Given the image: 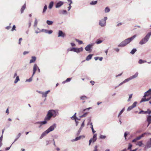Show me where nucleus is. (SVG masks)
I'll list each match as a JSON object with an SVG mask.
<instances>
[{
	"label": "nucleus",
	"mask_w": 151,
	"mask_h": 151,
	"mask_svg": "<svg viewBox=\"0 0 151 151\" xmlns=\"http://www.w3.org/2000/svg\"><path fill=\"white\" fill-rule=\"evenodd\" d=\"M58 114V111L52 109L48 111L46 116L45 117L44 121H43L37 122L35 123L39 128H42V126L43 125L46 124L47 121H49L52 117H55Z\"/></svg>",
	"instance_id": "f257e3e1"
},
{
	"label": "nucleus",
	"mask_w": 151,
	"mask_h": 151,
	"mask_svg": "<svg viewBox=\"0 0 151 151\" xmlns=\"http://www.w3.org/2000/svg\"><path fill=\"white\" fill-rule=\"evenodd\" d=\"M136 35H134L133 36L128 38L122 42L118 45L119 47H124L129 43L132 41L133 40L137 37Z\"/></svg>",
	"instance_id": "f03ea898"
},
{
	"label": "nucleus",
	"mask_w": 151,
	"mask_h": 151,
	"mask_svg": "<svg viewBox=\"0 0 151 151\" xmlns=\"http://www.w3.org/2000/svg\"><path fill=\"white\" fill-rule=\"evenodd\" d=\"M151 36V32H148L145 37L142 38L139 42L140 45H142L147 42Z\"/></svg>",
	"instance_id": "7ed1b4c3"
},
{
	"label": "nucleus",
	"mask_w": 151,
	"mask_h": 151,
	"mask_svg": "<svg viewBox=\"0 0 151 151\" xmlns=\"http://www.w3.org/2000/svg\"><path fill=\"white\" fill-rule=\"evenodd\" d=\"M83 50V48L82 47H81L79 48L73 47L70 48H68L67 50L68 51H73L77 53H79L81 52H82Z\"/></svg>",
	"instance_id": "20e7f679"
},
{
	"label": "nucleus",
	"mask_w": 151,
	"mask_h": 151,
	"mask_svg": "<svg viewBox=\"0 0 151 151\" xmlns=\"http://www.w3.org/2000/svg\"><path fill=\"white\" fill-rule=\"evenodd\" d=\"M107 19V17H104L99 21V25L101 27H104L106 25V21Z\"/></svg>",
	"instance_id": "39448f33"
},
{
	"label": "nucleus",
	"mask_w": 151,
	"mask_h": 151,
	"mask_svg": "<svg viewBox=\"0 0 151 151\" xmlns=\"http://www.w3.org/2000/svg\"><path fill=\"white\" fill-rule=\"evenodd\" d=\"M97 135L96 134H94L92 138L91 139L89 140V145H90L91 143L92 142H96L97 139Z\"/></svg>",
	"instance_id": "423d86ee"
},
{
	"label": "nucleus",
	"mask_w": 151,
	"mask_h": 151,
	"mask_svg": "<svg viewBox=\"0 0 151 151\" xmlns=\"http://www.w3.org/2000/svg\"><path fill=\"white\" fill-rule=\"evenodd\" d=\"M56 127V124L54 123L50 126L46 130L49 133L50 132L53 131Z\"/></svg>",
	"instance_id": "0eeeda50"
},
{
	"label": "nucleus",
	"mask_w": 151,
	"mask_h": 151,
	"mask_svg": "<svg viewBox=\"0 0 151 151\" xmlns=\"http://www.w3.org/2000/svg\"><path fill=\"white\" fill-rule=\"evenodd\" d=\"M137 104V101H135L134 102L132 105L131 106H129L127 109V111H129L132 110V109L135 107L136 106Z\"/></svg>",
	"instance_id": "6e6552de"
},
{
	"label": "nucleus",
	"mask_w": 151,
	"mask_h": 151,
	"mask_svg": "<svg viewBox=\"0 0 151 151\" xmlns=\"http://www.w3.org/2000/svg\"><path fill=\"white\" fill-rule=\"evenodd\" d=\"M94 44V43H91V44H89L87 45L85 48V49L87 51H90L91 48L92 47L93 45Z\"/></svg>",
	"instance_id": "1a4fd4ad"
},
{
	"label": "nucleus",
	"mask_w": 151,
	"mask_h": 151,
	"mask_svg": "<svg viewBox=\"0 0 151 151\" xmlns=\"http://www.w3.org/2000/svg\"><path fill=\"white\" fill-rule=\"evenodd\" d=\"M38 68V66L36 64H35L33 66V74L32 75V76H33L35 74L37 70V69Z\"/></svg>",
	"instance_id": "9d476101"
},
{
	"label": "nucleus",
	"mask_w": 151,
	"mask_h": 151,
	"mask_svg": "<svg viewBox=\"0 0 151 151\" xmlns=\"http://www.w3.org/2000/svg\"><path fill=\"white\" fill-rule=\"evenodd\" d=\"M151 94V88L148 91L146 92L144 95L143 97H146V96H149Z\"/></svg>",
	"instance_id": "9b49d317"
},
{
	"label": "nucleus",
	"mask_w": 151,
	"mask_h": 151,
	"mask_svg": "<svg viewBox=\"0 0 151 151\" xmlns=\"http://www.w3.org/2000/svg\"><path fill=\"white\" fill-rule=\"evenodd\" d=\"M147 121L148 122L147 127L151 123V115H147L146 116Z\"/></svg>",
	"instance_id": "f8f14e48"
},
{
	"label": "nucleus",
	"mask_w": 151,
	"mask_h": 151,
	"mask_svg": "<svg viewBox=\"0 0 151 151\" xmlns=\"http://www.w3.org/2000/svg\"><path fill=\"white\" fill-rule=\"evenodd\" d=\"M65 35V33H63L61 30H59L58 31V37H64Z\"/></svg>",
	"instance_id": "ddd939ff"
},
{
	"label": "nucleus",
	"mask_w": 151,
	"mask_h": 151,
	"mask_svg": "<svg viewBox=\"0 0 151 151\" xmlns=\"http://www.w3.org/2000/svg\"><path fill=\"white\" fill-rule=\"evenodd\" d=\"M64 4V2L62 1H60L58 2L55 6V7L56 8H58L60 7L61 6H62Z\"/></svg>",
	"instance_id": "4468645a"
},
{
	"label": "nucleus",
	"mask_w": 151,
	"mask_h": 151,
	"mask_svg": "<svg viewBox=\"0 0 151 151\" xmlns=\"http://www.w3.org/2000/svg\"><path fill=\"white\" fill-rule=\"evenodd\" d=\"M151 99V97H150L149 98L146 99V97H143L140 101V103H141L143 102H145L148 101Z\"/></svg>",
	"instance_id": "2eb2a0df"
},
{
	"label": "nucleus",
	"mask_w": 151,
	"mask_h": 151,
	"mask_svg": "<svg viewBox=\"0 0 151 151\" xmlns=\"http://www.w3.org/2000/svg\"><path fill=\"white\" fill-rule=\"evenodd\" d=\"M49 133L47 132V131L46 130L45 131L43 132L41 134V136L40 137V139H42L47 134H48Z\"/></svg>",
	"instance_id": "dca6fc26"
},
{
	"label": "nucleus",
	"mask_w": 151,
	"mask_h": 151,
	"mask_svg": "<svg viewBox=\"0 0 151 151\" xmlns=\"http://www.w3.org/2000/svg\"><path fill=\"white\" fill-rule=\"evenodd\" d=\"M151 147V138L147 142L146 144V147L147 148H150Z\"/></svg>",
	"instance_id": "f3484780"
},
{
	"label": "nucleus",
	"mask_w": 151,
	"mask_h": 151,
	"mask_svg": "<svg viewBox=\"0 0 151 151\" xmlns=\"http://www.w3.org/2000/svg\"><path fill=\"white\" fill-rule=\"evenodd\" d=\"M32 59L30 60L29 63H34L36 60V58L35 56H32L31 57Z\"/></svg>",
	"instance_id": "a211bd4d"
},
{
	"label": "nucleus",
	"mask_w": 151,
	"mask_h": 151,
	"mask_svg": "<svg viewBox=\"0 0 151 151\" xmlns=\"http://www.w3.org/2000/svg\"><path fill=\"white\" fill-rule=\"evenodd\" d=\"M50 90H48L47 91H46L45 93L43 92L42 93V97H45V98L47 96V94L50 92Z\"/></svg>",
	"instance_id": "6ab92c4d"
},
{
	"label": "nucleus",
	"mask_w": 151,
	"mask_h": 151,
	"mask_svg": "<svg viewBox=\"0 0 151 151\" xmlns=\"http://www.w3.org/2000/svg\"><path fill=\"white\" fill-rule=\"evenodd\" d=\"M138 74L139 73L138 72H136L134 75L130 76V78H131V80L137 77L138 76Z\"/></svg>",
	"instance_id": "aec40b11"
},
{
	"label": "nucleus",
	"mask_w": 151,
	"mask_h": 151,
	"mask_svg": "<svg viewBox=\"0 0 151 151\" xmlns=\"http://www.w3.org/2000/svg\"><path fill=\"white\" fill-rule=\"evenodd\" d=\"M143 144L142 141L138 142L135 144L136 145L138 146L139 147H141Z\"/></svg>",
	"instance_id": "412c9836"
},
{
	"label": "nucleus",
	"mask_w": 151,
	"mask_h": 151,
	"mask_svg": "<svg viewBox=\"0 0 151 151\" xmlns=\"http://www.w3.org/2000/svg\"><path fill=\"white\" fill-rule=\"evenodd\" d=\"M80 99L83 100L88 99V98L85 95H83L80 97Z\"/></svg>",
	"instance_id": "4be33fe9"
},
{
	"label": "nucleus",
	"mask_w": 151,
	"mask_h": 151,
	"mask_svg": "<svg viewBox=\"0 0 151 151\" xmlns=\"http://www.w3.org/2000/svg\"><path fill=\"white\" fill-rule=\"evenodd\" d=\"M26 4L25 3L22 6V7L21 8V13H22L23 12L24 10L26 8Z\"/></svg>",
	"instance_id": "5701e85b"
},
{
	"label": "nucleus",
	"mask_w": 151,
	"mask_h": 151,
	"mask_svg": "<svg viewBox=\"0 0 151 151\" xmlns=\"http://www.w3.org/2000/svg\"><path fill=\"white\" fill-rule=\"evenodd\" d=\"M59 13L60 14H67V11L65 10H60L59 12Z\"/></svg>",
	"instance_id": "b1692460"
},
{
	"label": "nucleus",
	"mask_w": 151,
	"mask_h": 151,
	"mask_svg": "<svg viewBox=\"0 0 151 151\" xmlns=\"http://www.w3.org/2000/svg\"><path fill=\"white\" fill-rule=\"evenodd\" d=\"M93 54H89L88 55L86 58V60L87 61H88L90 60L92 58V57L93 56Z\"/></svg>",
	"instance_id": "393cba45"
},
{
	"label": "nucleus",
	"mask_w": 151,
	"mask_h": 151,
	"mask_svg": "<svg viewBox=\"0 0 151 151\" xmlns=\"http://www.w3.org/2000/svg\"><path fill=\"white\" fill-rule=\"evenodd\" d=\"M81 136H80L79 137H76L75 139H73L72 140V141L73 142L74 141H77L78 140H79L81 139Z\"/></svg>",
	"instance_id": "a878e982"
},
{
	"label": "nucleus",
	"mask_w": 151,
	"mask_h": 151,
	"mask_svg": "<svg viewBox=\"0 0 151 151\" xmlns=\"http://www.w3.org/2000/svg\"><path fill=\"white\" fill-rule=\"evenodd\" d=\"M54 4V2L53 1H52L50 2L49 5V8L50 9H51L53 6Z\"/></svg>",
	"instance_id": "bb28decb"
},
{
	"label": "nucleus",
	"mask_w": 151,
	"mask_h": 151,
	"mask_svg": "<svg viewBox=\"0 0 151 151\" xmlns=\"http://www.w3.org/2000/svg\"><path fill=\"white\" fill-rule=\"evenodd\" d=\"M146 62H147V61L146 60H143L141 59H139L138 61V63L140 64H142Z\"/></svg>",
	"instance_id": "cd10ccee"
},
{
	"label": "nucleus",
	"mask_w": 151,
	"mask_h": 151,
	"mask_svg": "<svg viewBox=\"0 0 151 151\" xmlns=\"http://www.w3.org/2000/svg\"><path fill=\"white\" fill-rule=\"evenodd\" d=\"M137 51V49L136 48L133 49L130 52V53L132 55H133L134 54L135 52Z\"/></svg>",
	"instance_id": "c85d7f7f"
},
{
	"label": "nucleus",
	"mask_w": 151,
	"mask_h": 151,
	"mask_svg": "<svg viewBox=\"0 0 151 151\" xmlns=\"http://www.w3.org/2000/svg\"><path fill=\"white\" fill-rule=\"evenodd\" d=\"M76 113H75V114H74V115L71 117V119H72V120L74 119L75 120H77V117L76 116Z\"/></svg>",
	"instance_id": "c756f323"
},
{
	"label": "nucleus",
	"mask_w": 151,
	"mask_h": 151,
	"mask_svg": "<svg viewBox=\"0 0 151 151\" xmlns=\"http://www.w3.org/2000/svg\"><path fill=\"white\" fill-rule=\"evenodd\" d=\"M125 110V108H124L119 113V114L118 115V117H119V116L122 114L123 113V112Z\"/></svg>",
	"instance_id": "7c9ffc66"
},
{
	"label": "nucleus",
	"mask_w": 151,
	"mask_h": 151,
	"mask_svg": "<svg viewBox=\"0 0 151 151\" xmlns=\"http://www.w3.org/2000/svg\"><path fill=\"white\" fill-rule=\"evenodd\" d=\"M110 9L108 7H106L105 9V12L106 13H108L109 12Z\"/></svg>",
	"instance_id": "2f4dec72"
},
{
	"label": "nucleus",
	"mask_w": 151,
	"mask_h": 151,
	"mask_svg": "<svg viewBox=\"0 0 151 151\" xmlns=\"http://www.w3.org/2000/svg\"><path fill=\"white\" fill-rule=\"evenodd\" d=\"M46 23L48 25H51L53 24V22L51 21L47 20L46 21Z\"/></svg>",
	"instance_id": "473e14b6"
},
{
	"label": "nucleus",
	"mask_w": 151,
	"mask_h": 151,
	"mask_svg": "<svg viewBox=\"0 0 151 151\" xmlns=\"http://www.w3.org/2000/svg\"><path fill=\"white\" fill-rule=\"evenodd\" d=\"M97 1H93L90 2V4L91 5H94L96 4L97 3Z\"/></svg>",
	"instance_id": "72a5a7b5"
},
{
	"label": "nucleus",
	"mask_w": 151,
	"mask_h": 151,
	"mask_svg": "<svg viewBox=\"0 0 151 151\" xmlns=\"http://www.w3.org/2000/svg\"><path fill=\"white\" fill-rule=\"evenodd\" d=\"M19 76H17L16 77V78L14 80V83H16L19 81Z\"/></svg>",
	"instance_id": "f704fd0d"
},
{
	"label": "nucleus",
	"mask_w": 151,
	"mask_h": 151,
	"mask_svg": "<svg viewBox=\"0 0 151 151\" xmlns=\"http://www.w3.org/2000/svg\"><path fill=\"white\" fill-rule=\"evenodd\" d=\"M132 145L131 144L129 143L128 144V147L127 148V150H131L132 149Z\"/></svg>",
	"instance_id": "c9c22d12"
},
{
	"label": "nucleus",
	"mask_w": 151,
	"mask_h": 151,
	"mask_svg": "<svg viewBox=\"0 0 151 151\" xmlns=\"http://www.w3.org/2000/svg\"><path fill=\"white\" fill-rule=\"evenodd\" d=\"M87 114H88V113L86 112V113H85L83 115L80 116H79V117L80 118H81L82 117H84L86 116Z\"/></svg>",
	"instance_id": "e433bc0d"
},
{
	"label": "nucleus",
	"mask_w": 151,
	"mask_h": 151,
	"mask_svg": "<svg viewBox=\"0 0 151 151\" xmlns=\"http://www.w3.org/2000/svg\"><path fill=\"white\" fill-rule=\"evenodd\" d=\"M131 80V79L130 78V77H129V78L125 79L123 82H124V83L126 82H128V81Z\"/></svg>",
	"instance_id": "4c0bfd02"
},
{
	"label": "nucleus",
	"mask_w": 151,
	"mask_h": 151,
	"mask_svg": "<svg viewBox=\"0 0 151 151\" xmlns=\"http://www.w3.org/2000/svg\"><path fill=\"white\" fill-rule=\"evenodd\" d=\"M33 76H32L30 78H29L28 79H27L26 81V82H31L32 81V77Z\"/></svg>",
	"instance_id": "58836bf2"
},
{
	"label": "nucleus",
	"mask_w": 151,
	"mask_h": 151,
	"mask_svg": "<svg viewBox=\"0 0 151 151\" xmlns=\"http://www.w3.org/2000/svg\"><path fill=\"white\" fill-rule=\"evenodd\" d=\"M102 42V41L98 39L97 40L96 43L97 44H99L101 43Z\"/></svg>",
	"instance_id": "ea45409f"
},
{
	"label": "nucleus",
	"mask_w": 151,
	"mask_h": 151,
	"mask_svg": "<svg viewBox=\"0 0 151 151\" xmlns=\"http://www.w3.org/2000/svg\"><path fill=\"white\" fill-rule=\"evenodd\" d=\"M76 42H78L79 45L82 44L83 43V42L82 41L79 40L78 39H76Z\"/></svg>",
	"instance_id": "a19ab883"
},
{
	"label": "nucleus",
	"mask_w": 151,
	"mask_h": 151,
	"mask_svg": "<svg viewBox=\"0 0 151 151\" xmlns=\"http://www.w3.org/2000/svg\"><path fill=\"white\" fill-rule=\"evenodd\" d=\"M47 9V6L46 5H45L44 7L42 13H43L45 12Z\"/></svg>",
	"instance_id": "79ce46f5"
},
{
	"label": "nucleus",
	"mask_w": 151,
	"mask_h": 151,
	"mask_svg": "<svg viewBox=\"0 0 151 151\" xmlns=\"http://www.w3.org/2000/svg\"><path fill=\"white\" fill-rule=\"evenodd\" d=\"M106 138V136L101 135L99 137V138L101 139H104Z\"/></svg>",
	"instance_id": "37998d69"
},
{
	"label": "nucleus",
	"mask_w": 151,
	"mask_h": 151,
	"mask_svg": "<svg viewBox=\"0 0 151 151\" xmlns=\"http://www.w3.org/2000/svg\"><path fill=\"white\" fill-rule=\"evenodd\" d=\"M132 94L129 95V98L127 100L128 102H129L131 101V99L132 98Z\"/></svg>",
	"instance_id": "c03bdc74"
},
{
	"label": "nucleus",
	"mask_w": 151,
	"mask_h": 151,
	"mask_svg": "<svg viewBox=\"0 0 151 151\" xmlns=\"http://www.w3.org/2000/svg\"><path fill=\"white\" fill-rule=\"evenodd\" d=\"M37 23L38 22L37 19L36 18H35L34 24V27H36L37 26Z\"/></svg>",
	"instance_id": "a18cd8bd"
},
{
	"label": "nucleus",
	"mask_w": 151,
	"mask_h": 151,
	"mask_svg": "<svg viewBox=\"0 0 151 151\" xmlns=\"http://www.w3.org/2000/svg\"><path fill=\"white\" fill-rule=\"evenodd\" d=\"M139 140V139H138V138L137 137L135 138L134 139L132 140V142H136L137 141Z\"/></svg>",
	"instance_id": "49530a36"
},
{
	"label": "nucleus",
	"mask_w": 151,
	"mask_h": 151,
	"mask_svg": "<svg viewBox=\"0 0 151 151\" xmlns=\"http://www.w3.org/2000/svg\"><path fill=\"white\" fill-rule=\"evenodd\" d=\"M129 133V132H125L124 134V137L126 139H127V135Z\"/></svg>",
	"instance_id": "de8ad7c7"
},
{
	"label": "nucleus",
	"mask_w": 151,
	"mask_h": 151,
	"mask_svg": "<svg viewBox=\"0 0 151 151\" xmlns=\"http://www.w3.org/2000/svg\"><path fill=\"white\" fill-rule=\"evenodd\" d=\"M145 114H150L151 113V111L149 110V109H148L147 111H145Z\"/></svg>",
	"instance_id": "09e8293b"
},
{
	"label": "nucleus",
	"mask_w": 151,
	"mask_h": 151,
	"mask_svg": "<svg viewBox=\"0 0 151 151\" xmlns=\"http://www.w3.org/2000/svg\"><path fill=\"white\" fill-rule=\"evenodd\" d=\"M16 27L15 26V25H14L13 26V27H12V28L11 31L13 32L14 31V30H16V29H15Z\"/></svg>",
	"instance_id": "8fccbe9b"
},
{
	"label": "nucleus",
	"mask_w": 151,
	"mask_h": 151,
	"mask_svg": "<svg viewBox=\"0 0 151 151\" xmlns=\"http://www.w3.org/2000/svg\"><path fill=\"white\" fill-rule=\"evenodd\" d=\"M53 139H57L58 138V136L57 135H54L53 136Z\"/></svg>",
	"instance_id": "3c124183"
},
{
	"label": "nucleus",
	"mask_w": 151,
	"mask_h": 151,
	"mask_svg": "<svg viewBox=\"0 0 151 151\" xmlns=\"http://www.w3.org/2000/svg\"><path fill=\"white\" fill-rule=\"evenodd\" d=\"M72 78H68L66 80V81L67 82H69L71 80Z\"/></svg>",
	"instance_id": "603ef678"
},
{
	"label": "nucleus",
	"mask_w": 151,
	"mask_h": 151,
	"mask_svg": "<svg viewBox=\"0 0 151 151\" xmlns=\"http://www.w3.org/2000/svg\"><path fill=\"white\" fill-rule=\"evenodd\" d=\"M48 30L47 29H42V32H44L46 33H47Z\"/></svg>",
	"instance_id": "864d4df0"
},
{
	"label": "nucleus",
	"mask_w": 151,
	"mask_h": 151,
	"mask_svg": "<svg viewBox=\"0 0 151 151\" xmlns=\"http://www.w3.org/2000/svg\"><path fill=\"white\" fill-rule=\"evenodd\" d=\"M53 32V31L52 30H50L48 31L47 33L48 34H51Z\"/></svg>",
	"instance_id": "5fc2aeb1"
},
{
	"label": "nucleus",
	"mask_w": 151,
	"mask_h": 151,
	"mask_svg": "<svg viewBox=\"0 0 151 151\" xmlns=\"http://www.w3.org/2000/svg\"><path fill=\"white\" fill-rule=\"evenodd\" d=\"M145 111H143V110H142L141 111H139L138 113L139 114H145Z\"/></svg>",
	"instance_id": "6e6d98bb"
},
{
	"label": "nucleus",
	"mask_w": 151,
	"mask_h": 151,
	"mask_svg": "<svg viewBox=\"0 0 151 151\" xmlns=\"http://www.w3.org/2000/svg\"><path fill=\"white\" fill-rule=\"evenodd\" d=\"M91 129H92V132L93 133H95L96 132V131H95L94 130V129L93 128V126H92V127H91Z\"/></svg>",
	"instance_id": "4d7b16f0"
},
{
	"label": "nucleus",
	"mask_w": 151,
	"mask_h": 151,
	"mask_svg": "<svg viewBox=\"0 0 151 151\" xmlns=\"http://www.w3.org/2000/svg\"><path fill=\"white\" fill-rule=\"evenodd\" d=\"M84 122L85 120H84L83 122L82 123L81 126V127H83L84 126Z\"/></svg>",
	"instance_id": "13d9d810"
},
{
	"label": "nucleus",
	"mask_w": 151,
	"mask_h": 151,
	"mask_svg": "<svg viewBox=\"0 0 151 151\" xmlns=\"http://www.w3.org/2000/svg\"><path fill=\"white\" fill-rule=\"evenodd\" d=\"M29 51H24L23 52V54L24 55H26L28 53H29Z\"/></svg>",
	"instance_id": "bf43d9fd"
},
{
	"label": "nucleus",
	"mask_w": 151,
	"mask_h": 151,
	"mask_svg": "<svg viewBox=\"0 0 151 151\" xmlns=\"http://www.w3.org/2000/svg\"><path fill=\"white\" fill-rule=\"evenodd\" d=\"M146 134V133L145 132V133H143V134H142L141 135H140V136L142 138V137H144V136L145 135V134Z\"/></svg>",
	"instance_id": "052dcab7"
},
{
	"label": "nucleus",
	"mask_w": 151,
	"mask_h": 151,
	"mask_svg": "<svg viewBox=\"0 0 151 151\" xmlns=\"http://www.w3.org/2000/svg\"><path fill=\"white\" fill-rule=\"evenodd\" d=\"M22 40V38H20L19 39V45L21 44V41Z\"/></svg>",
	"instance_id": "680f3d73"
},
{
	"label": "nucleus",
	"mask_w": 151,
	"mask_h": 151,
	"mask_svg": "<svg viewBox=\"0 0 151 151\" xmlns=\"http://www.w3.org/2000/svg\"><path fill=\"white\" fill-rule=\"evenodd\" d=\"M50 141V140H46V145H48L49 144V142Z\"/></svg>",
	"instance_id": "e2e57ef3"
},
{
	"label": "nucleus",
	"mask_w": 151,
	"mask_h": 151,
	"mask_svg": "<svg viewBox=\"0 0 151 151\" xmlns=\"http://www.w3.org/2000/svg\"><path fill=\"white\" fill-rule=\"evenodd\" d=\"M3 139V136L2 135L0 137V142H2V140Z\"/></svg>",
	"instance_id": "0e129e2a"
},
{
	"label": "nucleus",
	"mask_w": 151,
	"mask_h": 151,
	"mask_svg": "<svg viewBox=\"0 0 151 151\" xmlns=\"http://www.w3.org/2000/svg\"><path fill=\"white\" fill-rule=\"evenodd\" d=\"M11 28V27L10 26H9L6 27V28L7 30H9Z\"/></svg>",
	"instance_id": "69168bd1"
},
{
	"label": "nucleus",
	"mask_w": 151,
	"mask_h": 151,
	"mask_svg": "<svg viewBox=\"0 0 151 151\" xmlns=\"http://www.w3.org/2000/svg\"><path fill=\"white\" fill-rule=\"evenodd\" d=\"M21 135V134L20 133H19L17 136V138L18 139L20 137Z\"/></svg>",
	"instance_id": "338daca9"
},
{
	"label": "nucleus",
	"mask_w": 151,
	"mask_h": 151,
	"mask_svg": "<svg viewBox=\"0 0 151 151\" xmlns=\"http://www.w3.org/2000/svg\"><path fill=\"white\" fill-rule=\"evenodd\" d=\"M90 83L92 85H93L94 84L95 82L93 81H91Z\"/></svg>",
	"instance_id": "774afa93"
}]
</instances>
